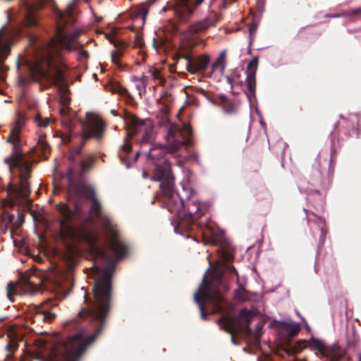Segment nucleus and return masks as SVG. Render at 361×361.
Instances as JSON below:
<instances>
[{"label": "nucleus", "mask_w": 361, "mask_h": 361, "mask_svg": "<svg viewBox=\"0 0 361 361\" xmlns=\"http://www.w3.org/2000/svg\"><path fill=\"white\" fill-rule=\"evenodd\" d=\"M14 219H15V216L13 214H10L8 218V221L9 223H11L14 221Z\"/></svg>", "instance_id": "nucleus-43"}, {"label": "nucleus", "mask_w": 361, "mask_h": 361, "mask_svg": "<svg viewBox=\"0 0 361 361\" xmlns=\"http://www.w3.org/2000/svg\"><path fill=\"white\" fill-rule=\"evenodd\" d=\"M126 130L128 136L140 135L139 142L141 149L135 153L134 161L138 156L144 154L151 159L154 165V173L150 178L152 181L160 182V188L163 194L169 197V204L170 209H180L183 207L185 198H188L191 190H186L183 188V192L176 193L173 191L174 177L171 171L170 163L164 158L166 149L161 145H152L148 149H145V145L151 142L153 137V126L149 119H140L133 115L126 118Z\"/></svg>", "instance_id": "nucleus-2"}, {"label": "nucleus", "mask_w": 361, "mask_h": 361, "mask_svg": "<svg viewBox=\"0 0 361 361\" xmlns=\"http://www.w3.org/2000/svg\"><path fill=\"white\" fill-rule=\"evenodd\" d=\"M232 76H233V77H238V76H239V75H238V73H237V71H236V70H233V73H232Z\"/></svg>", "instance_id": "nucleus-47"}, {"label": "nucleus", "mask_w": 361, "mask_h": 361, "mask_svg": "<svg viewBox=\"0 0 361 361\" xmlns=\"http://www.w3.org/2000/svg\"><path fill=\"white\" fill-rule=\"evenodd\" d=\"M226 95L225 94H221L220 95V98L222 99H226Z\"/></svg>", "instance_id": "nucleus-53"}, {"label": "nucleus", "mask_w": 361, "mask_h": 361, "mask_svg": "<svg viewBox=\"0 0 361 361\" xmlns=\"http://www.w3.org/2000/svg\"><path fill=\"white\" fill-rule=\"evenodd\" d=\"M224 111L225 113H226V114H227V113H228V112H230V111H228V109H224Z\"/></svg>", "instance_id": "nucleus-55"}, {"label": "nucleus", "mask_w": 361, "mask_h": 361, "mask_svg": "<svg viewBox=\"0 0 361 361\" xmlns=\"http://www.w3.org/2000/svg\"><path fill=\"white\" fill-rule=\"evenodd\" d=\"M111 113L114 116H117V113H116V110H114V109H111Z\"/></svg>", "instance_id": "nucleus-49"}, {"label": "nucleus", "mask_w": 361, "mask_h": 361, "mask_svg": "<svg viewBox=\"0 0 361 361\" xmlns=\"http://www.w3.org/2000/svg\"><path fill=\"white\" fill-rule=\"evenodd\" d=\"M360 13H361V8H356V9H353V10H351L348 12H344L342 13H337V14H334V15H329V16H326L331 17V18L351 17V16L358 15Z\"/></svg>", "instance_id": "nucleus-22"}, {"label": "nucleus", "mask_w": 361, "mask_h": 361, "mask_svg": "<svg viewBox=\"0 0 361 361\" xmlns=\"http://www.w3.org/2000/svg\"><path fill=\"white\" fill-rule=\"evenodd\" d=\"M94 160V156L89 155L80 161L78 173L72 168L67 171L66 178L68 180V203H60L56 207L59 214V232L63 238L73 237L75 226L85 223L88 219L86 212L81 207L82 202L83 200H90V211L100 221L106 232L110 248L115 255V259L97 243L95 237L88 235L90 252L95 258L92 268L99 269L104 265L102 275L94 283L93 300L87 296L84 288H81V290L84 291L83 296L86 305L81 308L78 316L84 318L90 325L81 328L75 334L69 336L59 348H87L102 332L106 317L111 309V278L117 261L128 254V248L118 238L113 221L109 216L102 214L101 204L95 197L94 189L87 184L82 176L91 169Z\"/></svg>", "instance_id": "nucleus-1"}, {"label": "nucleus", "mask_w": 361, "mask_h": 361, "mask_svg": "<svg viewBox=\"0 0 361 361\" xmlns=\"http://www.w3.org/2000/svg\"><path fill=\"white\" fill-rule=\"evenodd\" d=\"M307 224H310V221L309 219H307Z\"/></svg>", "instance_id": "nucleus-62"}, {"label": "nucleus", "mask_w": 361, "mask_h": 361, "mask_svg": "<svg viewBox=\"0 0 361 361\" xmlns=\"http://www.w3.org/2000/svg\"><path fill=\"white\" fill-rule=\"evenodd\" d=\"M258 64V56H255L252 58V59L249 62L247 65V70L248 69H253L250 71H247V76L245 79V82L247 85V97L250 99V96L248 94H252L255 96V87H256V82H255V73L257 68Z\"/></svg>", "instance_id": "nucleus-9"}, {"label": "nucleus", "mask_w": 361, "mask_h": 361, "mask_svg": "<svg viewBox=\"0 0 361 361\" xmlns=\"http://www.w3.org/2000/svg\"><path fill=\"white\" fill-rule=\"evenodd\" d=\"M135 44L138 47H141L144 44V42L142 41V39L137 35L136 36Z\"/></svg>", "instance_id": "nucleus-37"}, {"label": "nucleus", "mask_w": 361, "mask_h": 361, "mask_svg": "<svg viewBox=\"0 0 361 361\" xmlns=\"http://www.w3.org/2000/svg\"><path fill=\"white\" fill-rule=\"evenodd\" d=\"M216 241L215 240V238L212 236L211 239H205L204 240V244L205 245H208V244H216Z\"/></svg>", "instance_id": "nucleus-40"}, {"label": "nucleus", "mask_w": 361, "mask_h": 361, "mask_svg": "<svg viewBox=\"0 0 361 361\" xmlns=\"http://www.w3.org/2000/svg\"><path fill=\"white\" fill-rule=\"evenodd\" d=\"M217 324L221 329L224 330L226 332L231 334V342L234 345H238V342L233 336V331L236 327L238 319L231 317H223L217 320Z\"/></svg>", "instance_id": "nucleus-12"}, {"label": "nucleus", "mask_w": 361, "mask_h": 361, "mask_svg": "<svg viewBox=\"0 0 361 361\" xmlns=\"http://www.w3.org/2000/svg\"><path fill=\"white\" fill-rule=\"evenodd\" d=\"M187 60L186 69L192 74H196L198 71H204L209 63V57L207 55H203L198 57L195 61H191L189 56H184Z\"/></svg>", "instance_id": "nucleus-10"}, {"label": "nucleus", "mask_w": 361, "mask_h": 361, "mask_svg": "<svg viewBox=\"0 0 361 361\" xmlns=\"http://www.w3.org/2000/svg\"><path fill=\"white\" fill-rule=\"evenodd\" d=\"M225 78H226L228 84H229L230 88L232 89L233 88V83H232L231 76H230V75H225Z\"/></svg>", "instance_id": "nucleus-41"}, {"label": "nucleus", "mask_w": 361, "mask_h": 361, "mask_svg": "<svg viewBox=\"0 0 361 361\" xmlns=\"http://www.w3.org/2000/svg\"><path fill=\"white\" fill-rule=\"evenodd\" d=\"M6 292H7V297H8V298L9 299V300L11 302H13V300H12L11 296L13 294L16 293V290L14 285L11 282H10V283H8L7 284V286H6Z\"/></svg>", "instance_id": "nucleus-27"}, {"label": "nucleus", "mask_w": 361, "mask_h": 361, "mask_svg": "<svg viewBox=\"0 0 361 361\" xmlns=\"http://www.w3.org/2000/svg\"><path fill=\"white\" fill-rule=\"evenodd\" d=\"M59 113L62 116H64L66 115V109L64 108L61 109Z\"/></svg>", "instance_id": "nucleus-45"}, {"label": "nucleus", "mask_w": 361, "mask_h": 361, "mask_svg": "<svg viewBox=\"0 0 361 361\" xmlns=\"http://www.w3.org/2000/svg\"><path fill=\"white\" fill-rule=\"evenodd\" d=\"M142 177L144 178H147V174L146 171H143L142 172Z\"/></svg>", "instance_id": "nucleus-51"}, {"label": "nucleus", "mask_w": 361, "mask_h": 361, "mask_svg": "<svg viewBox=\"0 0 361 361\" xmlns=\"http://www.w3.org/2000/svg\"><path fill=\"white\" fill-rule=\"evenodd\" d=\"M140 80V78H138L137 76L134 75V76L131 77V81L135 83L137 82Z\"/></svg>", "instance_id": "nucleus-42"}, {"label": "nucleus", "mask_w": 361, "mask_h": 361, "mask_svg": "<svg viewBox=\"0 0 361 361\" xmlns=\"http://www.w3.org/2000/svg\"><path fill=\"white\" fill-rule=\"evenodd\" d=\"M204 0H176L173 12L180 22L186 23L191 18L195 8L199 6ZM214 0H210V7Z\"/></svg>", "instance_id": "nucleus-8"}, {"label": "nucleus", "mask_w": 361, "mask_h": 361, "mask_svg": "<svg viewBox=\"0 0 361 361\" xmlns=\"http://www.w3.org/2000/svg\"><path fill=\"white\" fill-rule=\"evenodd\" d=\"M251 42H252L250 41V44H249V48H248V50H247V53H248L249 54H251V50H250V44H251Z\"/></svg>", "instance_id": "nucleus-52"}, {"label": "nucleus", "mask_w": 361, "mask_h": 361, "mask_svg": "<svg viewBox=\"0 0 361 361\" xmlns=\"http://www.w3.org/2000/svg\"><path fill=\"white\" fill-rule=\"evenodd\" d=\"M147 78L146 76H142L140 78V80L135 83V87L137 90L138 91V93L140 95L142 94V93L145 92V88L147 85Z\"/></svg>", "instance_id": "nucleus-24"}, {"label": "nucleus", "mask_w": 361, "mask_h": 361, "mask_svg": "<svg viewBox=\"0 0 361 361\" xmlns=\"http://www.w3.org/2000/svg\"><path fill=\"white\" fill-rule=\"evenodd\" d=\"M14 245L16 247H23L24 246V240H13Z\"/></svg>", "instance_id": "nucleus-39"}, {"label": "nucleus", "mask_w": 361, "mask_h": 361, "mask_svg": "<svg viewBox=\"0 0 361 361\" xmlns=\"http://www.w3.org/2000/svg\"><path fill=\"white\" fill-rule=\"evenodd\" d=\"M78 57L79 60L86 59L88 57V53L85 50L80 49L79 50Z\"/></svg>", "instance_id": "nucleus-32"}, {"label": "nucleus", "mask_w": 361, "mask_h": 361, "mask_svg": "<svg viewBox=\"0 0 361 361\" xmlns=\"http://www.w3.org/2000/svg\"><path fill=\"white\" fill-rule=\"evenodd\" d=\"M61 122L62 125L64 126L70 133H72L77 121L74 119L68 120L63 118ZM78 122L80 128V133L82 140L80 147L76 149L77 152L79 153L85 140L90 138H94L97 141L102 140L106 126L104 122L99 117L92 113H87L86 121L81 120Z\"/></svg>", "instance_id": "nucleus-5"}, {"label": "nucleus", "mask_w": 361, "mask_h": 361, "mask_svg": "<svg viewBox=\"0 0 361 361\" xmlns=\"http://www.w3.org/2000/svg\"><path fill=\"white\" fill-rule=\"evenodd\" d=\"M131 148L130 144H129L126 140H125L124 144L121 146V149L126 153L130 152L131 151Z\"/></svg>", "instance_id": "nucleus-33"}, {"label": "nucleus", "mask_w": 361, "mask_h": 361, "mask_svg": "<svg viewBox=\"0 0 361 361\" xmlns=\"http://www.w3.org/2000/svg\"><path fill=\"white\" fill-rule=\"evenodd\" d=\"M200 92L207 99L208 102L214 105H216V102L209 97L206 90L201 89Z\"/></svg>", "instance_id": "nucleus-31"}, {"label": "nucleus", "mask_w": 361, "mask_h": 361, "mask_svg": "<svg viewBox=\"0 0 361 361\" xmlns=\"http://www.w3.org/2000/svg\"><path fill=\"white\" fill-rule=\"evenodd\" d=\"M77 30L71 33H66L63 27H58L56 35L47 42H35V61L28 65L30 73L35 80H44L49 85L63 84V75L56 65H52V60L58 56L61 49L73 51L80 49L82 44L76 42L80 35Z\"/></svg>", "instance_id": "nucleus-3"}, {"label": "nucleus", "mask_w": 361, "mask_h": 361, "mask_svg": "<svg viewBox=\"0 0 361 361\" xmlns=\"http://www.w3.org/2000/svg\"><path fill=\"white\" fill-rule=\"evenodd\" d=\"M252 317V314L250 310L247 309L241 310L240 312V317L245 322L249 323Z\"/></svg>", "instance_id": "nucleus-26"}, {"label": "nucleus", "mask_w": 361, "mask_h": 361, "mask_svg": "<svg viewBox=\"0 0 361 361\" xmlns=\"http://www.w3.org/2000/svg\"><path fill=\"white\" fill-rule=\"evenodd\" d=\"M35 121L39 128H44L49 126L50 120L48 118H42L38 114L35 116Z\"/></svg>", "instance_id": "nucleus-25"}, {"label": "nucleus", "mask_w": 361, "mask_h": 361, "mask_svg": "<svg viewBox=\"0 0 361 361\" xmlns=\"http://www.w3.org/2000/svg\"><path fill=\"white\" fill-rule=\"evenodd\" d=\"M166 10V7H164L163 8V11H165Z\"/></svg>", "instance_id": "nucleus-61"}, {"label": "nucleus", "mask_w": 361, "mask_h": 361, "mask_svg": "<svg viewBox=\"0 0 361 361\" xmlns=\"http://www.w3.org/2000/svg\"><path fill=\"white\" fill-rule=\"evenodd\" d=\"M281 326L285 327L288 332V334L291 336H294L298 334L300 330V324L295 322L291 319L282 320L280 322Z\"/></svg>", "instance_id": "nucleus-16"}, {"label": "nucleus", "mask_w": 361, "mask_h": 361, "mask_svg": "<svg viewBox=\"0 0 361 361\" xmlns=\"http://www.w3.org/2000/svg\"><path fill=\"white\" fill-rule=\"evenodd\" d=\"M260 124L263 126H265V123L262 121H260Z\"/></svg>", "instance_id": "nucleus-57"}, {"label": "nucleus", "mask_w": 361, "mask_h": 361, "mask_svg": "<svg viewBox=\"0 0 361 361\" xmlns=\"http://www.w3.org/2000/svg\"><path fill=\"white\" fill-rule=\"evenodd\" d=\"M115 46L118 48L116 51H112L111 53V60L114 63H117V58L120 57L122 55V51L120 48L124 47V42H120L118 43H115Z\"/></svg>", "instance_id": "nucleus-23"}, {"label": "nucleus", "mask_w": 361, "mask_h": 361, "mask_svg": "<svg viewBox=\"0 0 361 361\" xmlns=\"http://www.w3.org/2000/svg\"><path fill=\"white\" fill-rule=\"evenodd\" d=\"M210 267H209L204 276L201 283L200 284L198 290L194 293V300L195 302L199 307L201 314V318L203 319H207V315L204 312V303L200 298V296L203 298V299L209 302L219 303L222 300V295L219 291H215L214 295H212L209 291V287L208 283L206 281V275L207 272L209 271Z\"/></svg>", "instance_id": "nucleus-7"}, {"label": "nucleus", "mask_w": 361, "mask_h": 361, "mask_svg": "<svg viewBox=\"0 0 361 361\" xmlns=\"http://www.w3.org/2000/svg\"><path fill=\"white\" fill-rule=\"evenodd\" d=\"M183 188H184V189L186 190H191V194L188 198H185L183 200V207L181 209H180L179 210L178 209L176 210V209H170V208H169L170 207H169V204L168 202L169 200V197L166 194H164V195L166 197L165 204L167 207V209L169 212L174 213L176 215H177L178 216H182V212L183 210H186L187 214L190 217H191L193 220L198 219L199 218H200L202 216H203L204 214L206 209L203 208V207L200 204H199L198 202H192L189 204L186 203V201H188L191 197V196L193 193V190L190 187H186L185 185L181 184V190L180 191V190L176 191L174 188H173V191L176 193L180 192L182 194H184L183 192Z\"/></svg>", "instance_id": "nucleus-6"}, {"label": "nucleus", "mask_w": 361, "mask_h": 361, "mask_svg": "<svg viewBox=\"0 0 361 361\" xmlns=\"http://www.w3.org/2000/svg\"><path fill=\"white\" fill-rule=\"evenodd\" d=\"M308 345L310 348L316 349L322 355L327 356L329 347L324 343L323 341L317 338H311L308 341Z\"/></svg>", "instance_id": "nucleus-15"}, {"label": "nucleus", "mask_w": 361, "mask_h": 361, "mask_svg": "<svg viewBox=\"0 0 361 361\" xmlns=\"http://www.w3.org/2000/svg\"><path fill=\"white\" fill-rule=\"evenodd\" d=\"M226 50H223L219 55L216 60L212 65V71L214 72L219 69V73L221 75H224V71L226 68L225 63Z\"/></svg>", "instance_id": "nucleus-17"}, {"label": "nucleus", "mask_w": 361, "mask_h": 361, "mask_svg": "<svg viewBox=\"0 0 361 361\" xmlns=\"http://www.w3.org/2000/svg\"><path fill=\"white\" fill-rule=\"evenodd\" d=\"M52 305L49 302H45L36 307L37 313L42 317L44 322H50L56 317V314L51 312L50 309Z\"/></svg>", "instance_id": "nucleus-13"}, {"label": "nucleus", "mask_w": 361, "mask_h": 361, "mask_svg": "<svg viewBox=\"0 0 361 361\" xmlns=\"http://www.w3.org/2000/svg\"><path fill=\"white\" fill-rule=\"evenodd\" d=\"M142 12H143L144 16L147 15V11L145 9L142 10Z\"/></svg>", "instance_id": "nucleus-54"}, {"label": "nucleus", "mask_w": 361, "mask_h": 361, "mask_svg": "<svg viewBox=\"0 0 361 361\" xmlns=\"http://www.w3.org/2000/svg\"><path fill=\"white\" fill-rule=\"evenodd\" d=\"M153 44H154V46H155V39L154 38L153 39Z\"/></svg>", "instance_id": "nucleus-59"}, {"label": "nucleus", "mask_w": 361, "mask_h": 361, "mask_svg": "<svg viewBox=\"0 0 361 361\" xmlns=\"http://www.w3.org/2000/svg\"><path fill=\"white\" fill-rule=\"evenodd\" d=\"M36 147L37 149H39L42 152L45 153L47 149H48V144L45 140L39 139L37 142Z\"/></svg>", "instance_id": "nucleus-28"}, {"label": "nucleus", "mask_w": 361, "mask_h": 361, "mask_svg": "<svg viewBox=\"0 0 361 361\" xmlns=\"http://www.w3.org/2000/svg\"><path fill=\"white\" fill-rule=\"evenodd\" d=\"M26 13L25 14L24 23L25 26L29 27H37L39 25L37 17L35 16L32 8L26 6Z\"/></svg>", "instance_id": "nucleus-18"}, {"label": "nucleus", "mask_w": 361, "mask_h": 361, "mask_svg": "<svg viewBox=\"0 0 361 361\" xmlns=\"http://www.w3.org/2000/svg\"><path fill=\"white\" fill-rule=\"evenodd\" d=\"M214 20L211 19L209 18H206L195 24H193L190 27V31L193 33L203 31L210 26L214 25Z\"/></svg>", "instance_id": "nucleus-14"}, {"label": "nucleus", "mask_w": 361, "mask_h": 361, "mask_svg": "<svg viewBox=\"0 0 361 361\" xmlns=\"http://www.w3.org/2000/svg\"><path fill=\"white\" fill-rule=\"evenodd\" d=\"M320 230V238H319V242L318 246L320 247L324 243L326 235V231L325 230V227L322 228H319Z\"/></svg>", "instance_id": "nucleus-30"}, {"label": "nucleus", "mask_w": 361, "mask_h": 361, "mask_svg": "<svg viewBox=\"0 0 361 361\" xmlns=\"http://www.w3.org/2000/svg\"><path fill=\"white\" fill-rule=\"evenodd\" d=\"M11 344H10V343H8V344H7V345H6V349L8 351V353H12V351H11Z\"/></svg>", "instance_id": "nucleus-46"}, {"label": "nucleus", "mask_w": 361, "mask_h": 361, "mask_svg": "<svg viewBox=\"0 0 361 361\" xmlns=\"http://www.w3.org/2000/svg\"><path fill=\"white\" fill-rule=\"evenodd\" d=\"M35 277L30 276L27 279H24L25 288L29 290L32 293L37 290L36 283L33 281Z\"/></svg>", "instance_id": "nucleus-21"}, {"label": "nucleus", "mask_w": 361, "mask_h": 361, "mask_svg": "<svg viewBox=\"0 0 361 361\" xmlns=\"http://www.w3.org/2000/svg\"><path fill=\"white\" fill-rule=\"evenodd\" d=\"M178 133V128L176 126L170 125L167 127V133L165 135V138L169 142L173 143L172 146L169 147L171 153L177 151L180 145L183 144V142L179 140Z\"/></svg>", "instance_id": "nucleus-11"}, {"label": "nucleus", "mask_w": 361, "mask_h": 361, "mask_svg": "<svg viewBox=\"0 0 361 361\" xmlns=\"http://www.w3.org/2000/svg\"><path fill=\"white\" fill-rule=\"evenodd\" d=\"M24 124V119L20 116L15 123V126L11 129L10 135L6 142L12 144V152L9 157L5 159V162L9 164V170L12 172L13 168L19 170L20 185L16 187L11 183L8 186H2V189L7 191L10 197L11 204H23L27 201L30 192V184L27 181L31 171L30 164L25 159L24 154L20 147V129Z\"/></svg>", "instance_id": "nucleus-4"}, {"label": "nucleus", "mask_w": 361, "mask_h": 361, "mask_svg": "<svg viewBox=\"0 0 361 361\" xmlns=\"http://www.w3.org/2000/svg\"><path fill=\"white\" fill-rule=\"evenodd\" d=\"M264 4H265V0H258L257 6L258 11L262 13L264 11Z\"/></svg>", "instance_id": "nucleus-34"}, {"label": "nucleus", "mask_w": 361, "mask_h": 361, "mask_svg": "<svg viewBox=\"0 0 361 361\" xmlns=\"http://www.w3.org/2000/svg\"><path fill=\"white\" fill-rule=\"evenodd\" d=\"M20 82L22 84H23V83H24L23 79L20 78Z\"/></svg>", "instance_id": "nucleus-56"}, {"label": "nucleus", "mask_w": 361, "mask_h": 361, "mask_svg": "<svg viewBox=\"0 0 361 361\" xmlns=\"http://www.w3.org/2000/svg\"><path fill=\"white\" fill-rule=\"evenodd\" d=\"M301 318H302V321L304 322L307 329H309V326H308L307 323L306 322L305 318L304 317H301Z\"/></svg>", "instance_id": "nucleus-50"}, {"label": "nucleus", "mask_w": 361, "mask_h": 361, "mask_svg": "<svg viewBox=\"0 0 361 361\" xmlns=\"http://www.w3.org/2000/svg\"><path fill=\"white\" fill-rule=\"evenodd\" d=\"M24 220L23 219L22 216H20V214H18V219L16 222V227H19L22 225V224L23 223Z\"/></svg>", "instance_id": "nucleus-38"}, {"label": "nucleus", "mask_w": 361, "mask_h": 361, "mask_svg": "<svg viewBox=\"0 0 361 361\" xmlns=\"http://www.w3.org/2000/svg\"><path fill=\"white\" fill-rule=\"evenodd\" d=\"M257 26H258L257 23H255V22L252 23V24L250 25V27H249L250 35H251L252 33H253L256 31Z\"/></svg>", "instance_id": "nucleus-35"}, {"label": "nucleus", "mask_w": 361, "mask_h": 361, "mask_svg": "<svg viewBox=\"0 0 361 361\" xmlns=\"http://www.w3.org/2000/svg\"><path fill=\"white\" fill-rule=\"evenodd\" d=\"M121 161H123V163L126 165V167L127 169L130 168V163H129V162H128V161H126L124 160V158H121Z\"/></svg>", "instance_id": "nucleus-44"}, {"label": "nucleus", "mask_w": 361, "mask_h": 361, "mask_svg": "<svg viewBox=\"0 0 361 361\" xmlns=\"http://www.w3.org/2000/svg\"><path fill=\"white\" fill-rule=\"evenodd\" d=\"M219 269L222 273H228L231 275L235 276L238 280V271L232 265L226 263V262H224L221 264Z\"/></svg>", "instance_id": "nucleus-20"}, {"label": "nucleus", "mask_w": 361, "mask_h": 361, "mask_svg": "<svg viewBox=\"0 0 361 361\" xmlns=\"http://www.w3.org/2000/svg\"><path fill=\"white\" fill-rule=\"evenodd\" d=\"M256 343L259 344V334L258 333L256 334Z\"/></svg>", "instance_id": "nucleus-48"}, {"label": "nucleus", "mask_w": 361, "mask_h": 361, "mask_svg": "<svg viewBox=\"0 0 361 361\" xmlns=\"http://www.w3.org/2000/svg\"><path fill=\"white\" fill-rule=\"evenodd\" d=\"M4 319H5L4 317H0V322L4 321Z\"/></svg>", "instance_id": "nucleus-58"}, {"label": "nucleus", "mask_w": 361, "mask_h": 361, "mask_svg": "<svg viewBox=\"0 0 361 361\" xmlns=\"http://www.w3.org/2000/svg\"><path fill=\"white\" fill-rule=\"evenodd\" d=\"M107 90L112 93L118 94L120 95H127L128 94V90L117 82H111L107 87Z\"/></svg>", "instance_id": "nucleus-19"}, {"label": "nucleus", "mask_w": 361, "mask_h": 361, "mask_svg": "<svg viewBox=\"0 0 361 361\" xmlns=\"http://www.w3.org/2000/svg\"><path fill=\"white\" fill-rule=\"evenodd\" d=\"M311 222L317 225L319 229L325 227V220L320 216H315V219Z\"/></svg>", "instance_id": "nucleus-29"}, {"label": "nucleus", "mask_w": 361, "mask_h": 361, "mask_svg": "<svg viewBox=\"0 0 361 361\" xmlns=\"http://www.w3.org/2000/svg\"><path fill=\"white\" fill-rule=\"evenodd\" d=\"M149 73H151V76L154 80L159 79V71L157 69H151Z\"/></svg>", "instance_id": "nucleus-36"}, {"label": "nucleus", "mask_w": 361, "mask_h": 361, "mask_svg": "<svg viewBox=\"0 0 361 361\" xmlns=\"http://www.w3.org/2000/svg\"><path fill=\"white\" fill-rule=\"evenodd\" d=\"M359 361H361V354L359 355Z\"/></svg>", "instance_id": "nucleus-60"}]
</instances>
